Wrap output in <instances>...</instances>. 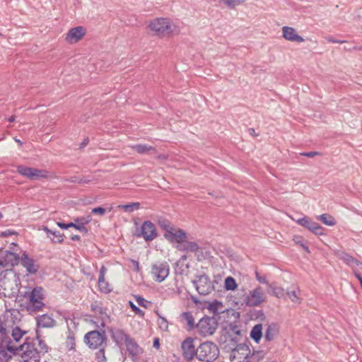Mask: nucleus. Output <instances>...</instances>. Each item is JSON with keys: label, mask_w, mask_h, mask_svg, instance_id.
I'll use <instances>...</instances> for the list:
<instances>
[{"label": "nucleus", "mask_w": 362, "mask_h": 362, "mask_svg": "<svg viewBox=\"0 0 362 362\" xmlns=\"http://www.w3.org/2000/svg\"><path fill=\"white\" fill-rule=\"evenodd\" d=\"M7 341L8 350L13 355L21 356L22 362H40L41 356H44L49 350L37 330L35 338L26 337L24 342L18 346H12L9 341Z\"/></svg>", "instance_id": "1"}, {"label": "nucleus", "mask_w": 362, "mask_h": 362, "mask_svg": "<svg viewBox=\"0 0 362 362\" xmlns=\"http://www.w3.org/2000/svg\"><path fill=\"white\" fill-rule=\"evenodd\" d=\"M18 298L22 301L23 307L29 314H35L43 311L46 305L45 290L41 286L29 288L26 291H19Z\"/></svg>", "instance_id": "2"}, {"label": "nucleus", "mask_w": 362, "mask_h": 362, "mask_svg": "<svg viewBox=\"0 0 362 362\" xmlns=\"http://www.w3.org/2000/svg\"><path fill=\"white\" fill-rule=\"evenodd\" d=\"M99 329L92 330L87 332L83 337L84 343L90 349H96L101 346H107V337L105 327H101L97 322L92 321Z\"/></svg>", "instance_id": "3"}, {"label": "nucleus", "mask_w": 362, "mask_h": 362, "mask_svg": "<svg viewBox=\"0 0 362 362\" xmlns=\"http://www.w3.org/2000/svg\"><path fill=\"white\" fill-rule=\"evenodd\" d=\"M197 358L204 362H213L219 356L218 346L210 341L202 342L197 347Z\"/></svg>", "instance_id": "4"}, {"label": "nucleus", "mask_w": 362, "mask_h": 362, "mask_svg": "<svg viewBox=\"0 0 362 362\" xmlns=\"http://www.w3.org/2000/svg\"><path fill=\"white\" fill-rule=\"evenodd\" d=\"M218 327V319L215 316L205 315L197 322L196 332L202 337L213 335Z\"/></svg>", "instance_id": "5"}, {"label": "nucleus", "mask_w": 362, "mask_h": 362, "mask_svg": "<svg viewBox=\"0 0 362 362\" xmlns=\"http://www.w3.org/2000/svg\"><path fill=\"white\" fill-rule=\"evenodd\" d=\"M251 351L245 343L238 344L230 354L231 362H250Z\"/></svg>", "instance_id": "6"}, {"label": "nucleus", "mask_w": 362, "mask_h": 362, "mask_svg": "<svg viewBox=\"0 0 362 362\" xmlns=\"http://www.w3.org/2000/svg\"><path fill=\"white\" fill-rule=\"evenodd\" d=\"M134 235L137 238L142 237L146 242H151L158 236L156 226L151 221H144L141 228L136 230Z\"/></svg>", "instance_id": "7"}, {"label": "nucleus", "mask_w": 362, "mask_h": 362, "mask_svg": "<svg viewBox=\"0 0 362 362\" xmlns=\"http://www.w3.org/2000/svg\"><path fill=\"white\" fill-rule=\"evenodd\" d=\"M192 283L200 295H208L214 290L210 278L205 274L197 276L196 279L192 280Z\"/></svg>", "instance_id": "8"}, {"label": "nucleus", "mask_w": 362, "mask_h": 362, "mask_svg": "<svg viewBox=\"0 0 362 362\" xmlns=\"http://www.w3.org/2000/svg\"><path fill=\"white\" fill-rule=\"evenodd\" d=\"M16 170L21 175L32 180L48 177V172L47 170L30 168L23 165L17 166Z\"/></svg>", "instance_id": "9"}, {"label": "nucleus", "mask_w": 362, "mask_h": 362, "mask_svg": "<svg viewBox=\"0 0 362 362\" xmlns=\"http://www.w3.org/2000/svg\"><path fill=\"white\" fill-rule=\"evenodd\" d=\"M148 27L158 35H165L171 32L170 23L168 18H156L150 23Z\"/></svg>", "instance_id": "10"}, {"label": "nucleus", "mask_w": 362, "mask_h": 362, "mask_svg": "<svg viewBox=\"0 0 362 362\" xmlns=\"http://www.w3.org/2000/svg\"><path fill=\"white\" fill-rule=\"evenodd\" d=\"M20 262V257L16 252L0 249V265L4 267H14Z\"/></svg>", "instance_id": "11"}, {"label": "nucleus", "mask_w": 362, "mask_h": 362, "mask_svg": "<svg viewBox=\"0 0 362 362\" xmlns=\"http://www.w3.org/2000/svg\"><path fill=\"white\" fill-rule=\"evenodd\" d=\"M298 224L307 228L315 235H321L324 234V228L317 222L307 216L299 218L296 220L293 218Z\"/></svg>", "instance_id": "12"}, {"label": "nucleus", "mask_w": 362, "mask_h": 362, "mask_svg": "<svg viewBox=\"0 0 362 362\" xmlns=\"http://www.w3.org/2000/svg\"><path fill=\"white\" fill-rule=\"evenodd\" d=\"M170 267L166 262L152 264L151 273L157 282L163 281L169 274Z\"/></svg>", "instance_id": "13"}, {"label": "nucleus", "mask_w": 362, "mask_h": 362, "mask_svg": "<svg viewBox=\"0 0 362 362\" xmlns=\"http://www.w3.org/2000/svg\"><path fill=\"white\" fill-rule=\"evenodd\" d=\"M164 238L170 243H178L185 242L187 239V233L181 228H173V230H168L167 233H164Z\"/></svg>", "instance_id": "14"}, {"label": "nucleus", "mask_w": 362, "mask_h": 362, "mask_svg": "<svg viewBox=\"0 0 362 362\" xmlns=\"http://www.w3.org/2000/svg\"><path fill=\"white\" fill-rule=\"evenodd\" d=\"M194 339L192 337L186 338L182 343V349L183 356L187 361L192 360L194 357L197 358V348L194 344Z\"/></svg>", "instance_id": "15"}, {"label": "nucleus", "mask_w": 362, "mask_h": 362, "mask_svg": "<svg viewBox=\"0 0 362 362\" xmlns=\"http://www.w3.org/2000/svg\"><path fill=\"white\" fill-rule=\"evenodd\" d=\"M20 262L28 274H35L40 269L37 261L30 257L25 252H23L20 257Z\"/></svg>", "instance_id": "16"}, {"label": "nucleus", "mask_w": 362, "mask_h": 362, "mask_svg": "<svg viewBox=\"0 0 362 362\" xmlns=\"http://www.w3.org/2000/svg\"><path fill=\"white\" fill-rule=\"evenodd\" d=\"M335 256L341 260L344 264L348 265L350 267L354 268V267H358L362 265V262L354 258L351 255L346 253L345 251L342 250H337L334 252Z\"/></svg>", "instance_id": "17"}, {"label": "nucleus", "mask_w": 362, "mask_h": 362, "mask_svg": "<svg viewBox=\"0 0 362 362\" xmlns=\"http://www.w3.org/2000/svg\"><path fill=\"white\" fill-rule=\"evenodd\" d=\"M265 300L260 286L253 290L247 297L246 304L249 306H257Z\"/></svg>", "instance_id": "18"}, {"label": "nucleus", "mask_w": 362, "mask_h": 362, "mask_svg": "<svg viewBox=\"0 0 362 362\" xmlns=\"http://www.w3.org/2000/svg\"><path fill=\"white\" fill-rule=\"evenodd\" d=\"M86 34V29L82 26L71 28L66 35L65 40L69 43L78 42Z\"/></svg>", "instance_id": "19"}, {"label": "nucleus", "mask_w": 362, "mask_h": 362, "mask_svg": "<svg viewBox=\"0 0 362 362\" xmlns=\"http://www.w3.org/2000/svg\"><path fill=\"white\" fill-rule=\"evenodd\" d=\"M107 330L110 332L112 340L119 346H122L124 342H126L127 337H129V335L125 333L122 329L107 327Z\"/></svg>", "instance_id": "20"}, {"label": "nucleus", "mask_w": 362, "mask_h": 362, "mask_svg": "<svg viewBox=\"0 0 362 362\" xmlns=\"http://www.w3.org/2000/svg\"><path fill=\"white\" fill-rule=\"evenodd\" d=\"M83 218H77L75 219V223L69 222L67 223L63 222H57V225L62 229H68L69 228H74L75 229L83 232L88 233V228L84 226L88 221L81 222Z\"/></svg>", "instance_id": "21"}, {"label": "nucleus", "mask_w": 362, "mask_h": 362, "mask_svg": "<svg viewBox=\"0 0 362 362\" xmlns=\"http://www.w3.org/2000/svg\"><path fill=\"white\" fill-rule=\"evenodd\" d=\"M180 322L185 324L184 327L187 331H192L196 329L197 323L195 322L194 317L191 312H183L180 315Z\"/></svg>", "instance_id": "22"}, {"label": "nucleus", "mask_w": 362, "mask_h": 362, "mask_svg": "<svg viewBox=\"0 0 362 362\" xmlns=\"http://www.w3.org/2000/svg\"><path fill=\"white\" fill-rule=\"evenodd\" d=\"M37 327L52 328L57 326V321L48 314L38 315L36 317Z\"/></svg>", "instance_id": "23"}, {"label": "nucleus", "mask_w": 362, "mask_h": 362, "mask_svg": "<svg viewBox=\"0 0 362 362\" xmlns=\"http://www.w3.org/2000/svg\"><path fill=\"white\" fill-rule=\"evenodd\" d=\"M283 37L288 41L303 42L305 40L296 33V30L292 27L284 26L282 28Z\"/></svg>", "instance_id": "24"}, {"label": "nucleus", "mask_w": 362, "mask_h": 362, "mask_svg": "<svg viewBox=\"0 0 362 362\" xmlns=\"http://www.w3.org/2000/svg\"><path fill=\"white\" fill-rule=\"evenodd\" d=\"M11 342L12 346H17L14 344L11 338L7 335L6 330L5 331V336L1 337H0V359L6 360L8 358L11 356H8L7 351L10 352L7 349L8 341Z\"/></svg>", "instance_id": "25"}, {"label": "nucleus", "mask_w": 362, "mask_h": 362, "mask_svg": "<svg viewBox=\"0 0 362 362\" xmlns=\"http://www.w3.org/2000/svg\"><path fill=\"white\" fill-rule=\"evenodd\" d=\"M125 345L129 354L133 356L140 355L143 353L142 349L139 346L134 338L127 337Z\"/></svg>", "instance_id": "26"}, {"label": "nucleus", "mask_w": 362, "mask_h": 362, "mask_svg": "<svg viewBox=\"0 0 362 362\" xmlns=\"http://www.w3.org/2000/svg\"><path fill=\"white\" fill-rule=\"evenodd\" d=\"M223 308L224 306L222 302L217 300H215L212 302H209L206 306L209 313H211L213 315L212 316H215L216 317H218L221 313L225 312Z\"/></svg>", "instance_id": "27"}, {"label": "nucleus", "mask_w": 362, "mask_h": 362, "mask_svg": "<svg viewBox=\"0 0 362 362\" xmlns=\"http://www.w3.org/2000/svg\"><path fill=\"white\" fill-rule=\"evenodd\" d=\"M90 310L94 312L95 314H99L101 315V323L100 327H105V318L109 319L110 315L107 313L106 310L107 309L105 308L99 306L96 302L91 303L90 305Z\"/></svg>", "instance_id": "28"}, {"label": "nucleus", "mask_w": 362, "mask_h": 362, "mask_svg": "<svg viewBox=\"0 0 362 362\" xmlns=\"http://www.w3.org/2000/svg\"><path fill=\"white\" fill-rule=\"evenodd\" d=\"M176 248L182 252H197L199 250V245L194 241H187V240L185 242H183L181 243V245H178Z\"/></svg>", "instance_id": "29"}, {"label": "nucleus", "mask_w": 362, "mask_h": 362, "mask_svg": "<svg viewBox=\"0 0 362 362\" xmlns=\"http://www.w3.org/2000/svg\"><path fill=\"white\" fill-rule=\"evenodd\" d=\"M225 329L226 333L232 337L231 341L236 344L238 341L237 337L241 335V331L239 327L234 323H230Z\"/></svg>", "instance_id": "30"}, {"label": "nucleus", "mask_w": 362, "mask_h": 362, "mask_svg": "<svg viewBox=\"0 0 362 362\" xmlns=\"http://www.w3.org/2000/svg\"><path fill=\"white\" fill-rule=\"evenodd\" d=\"M43 230L46 232L47 237L49 238L53 243H62L64 241V235L59 231L52 230L47 226H44Z\"/></svg>", "instance_id": "31"}, {"label": "nucleus", "mask_w": 362, "mask_h": 362, "mask_svg": "<svg viewBox=\"0 0 362 362\" xmlns=\"http://www.w3.org/2000/svg\"><path fill=\"white\" fill-rule=\"evenodd\" d=\"M250 338L255 342L259 343L262 337V325H255L250 332Z\"/></svg>", "instance_id": "32"}, {"label": "nucleus", "mask_w": 362, "mask_h": 362, "mask_svg": "<svg viewBox=\"0 0 362 362\" xmlns=\"http://www.w3.org/2000/svg\"><path fill=\"white\" fill-rule=\"evenodd\" d=\"M268 293L276 298H282L285 296V291L284 288L280 286H277L276 284H269Z\"/></svg>", "instance_id": "33"}, {"label": "nucleus", "mask_w": 362, "mask_h": 362, "mask_svg": "<svg viewBox=\"0 0 362 362\" xmlns=\"http://www.w3.org/2000/svg\"><path fill=\"white\" fill-rule=\"evenodd\" d=\"M65 345L69 351L76 350V341L74 337V333L70 329H68L67 337L65 341Z\"/></svg>", "instance_id": "34"}, {"label": "nucleus", "mask_w": 362, "mask_h": 362, "mask_svg": "<svg viewBox=\"0 0 362 362\" xmlns=\"http://www.w3.org/2000/svg\"><path fill=\"white\" fill-rule=\"evenodd\" d=\"M132 149L134 150L139 154H144L149 151H155V148L148 144H136L132 146Z\"/></svg>", "instance_id": "35"}, {"label": "nucleus", "mask_w": 362, "mask_h": 362, "mask_svg": "<svg viewBox=\"0 0 362 362\" xmlns=\"http://www.w3.org/2000/svg\"><path fill=\"white\" fill-rule=\"evenodd\" d=\"M98 284L99 291L103 293L107 294L112 292V288H111L110 285L109 284L108 282H107L105 280V278H103V279L102 280L100 279H98Z\"/></svg>", "instance_id": "36"}, {"label": "nucleus", "mask_w": 362, "mask_h": 362, "mask_svg": "<svg viewBox=\"0 0 362 362\" xmlns=\"http://www.w3.org/2000/svg\"><path fill=\"white\" fill-rule=\"evenodd\" d=\"M317 218L320 220L324 224L328 226H332L336 224V221L333 216L327 214L320 215Z\"/></svg>", "instance_id": "37"}, {"label": "nucleus", "mask_w": 362, "mask_h": 362, "mask_svg": "<svg viewBox=\"0 0 362 362\" xmlns=\"http://www.w3.org/2000/svg\"><path fill=\"white\" fill-rule=\"evenodd\" d=\"M27 333L26 331L21 329L19 327H15L11 333V336L16 343L19 342L21 339Z\"/></svg>", "instance_id": "38"}, {"label": "nucleus", "mask_w": 362, "mask_h": 362, "mask_svg": "<svg viewBox=\"0 0 362 362\" xmlns=\"http://www.w3.org/2000/svg\"><path fill=\"white\" fill-rule=\"evenodd\" d=\"M224 287L227 291H234L237 288L238 284L233 277L228 276L225 279Z\"/></svg>", "instance_id": "39"}, {"label": "nucleus", "mask_w": 362, "mask_h": 362, "mask_svg": "<svg viewBox=\"0 0 362 362\" xmlns=\"http://www.w3.org/2000/svg\"><path fill=\"white\" fill-rule=\"evenodd\" d=\"M140 204L139 202H132L127 204H120L117 207L119 209H122L126 212H133L135 210L139 209Z\"/></svg>", "instance_id": "40"}, {"label": "nucleus", "mask_w": 362, "mask_h": 362, "mask_svg": "<svg viewBox=\"0 0 362 362\" xmlns=\"http://www.w3.org/2000/svg\"><path fill=\"white\" fill-rule=\"evenodd\" d=\"M159 226L165 230V233H168V230H173L174 226H173L170 222L165 218H160L158 222Z\"/></svg>", "instance_id": "41"}, {"label": "nucleus", "mask_w": 362, "mask_h": 362, "mask_svg": "<svg viewBox=\"0 0 362 362\" xmlns=\"http://www.w3.org/2000/svg\"><path fill=\"white\" fill-rule=\"evenodd\" d=\"M107 346H101L98 348L99 350L95 353V360L98 362H106L107 358L105 357V349Z\"/></svg>", "instance_id": "42"}, {"label": "nucleus", "mask_w": 362, "mask_h": 362, "mask_svg": "<svg viewBox=\"0 0 362 362\" xmlns=\"http://www.w3.org/2000/svg\"><path fill=\"white\" fill-rule=\"evenodd\" d=\"M275 330L271 325H269L265 331L264 339L267 341H271L274 339Z\"/></svg>", "instance_id": "43"}, {"label": "nucleus", "mask_w": 362, "mask_h": 362, "mask_svg": "<svg viewBox=\"0 0 362 362\" xmlns=\"http://www.w3.org/2000/svg\"><path fill=\"white\" fill-rule=\"evenodd\" d=\"M156 313L158 316V323L160 328L162 329L163 330H166L168 327V322L167 320L165 317H162L159 314L158 311H156Z\"/></svg>", "instance_id": "44"}, {"label": "nucleus", "mask_w": 362, "mask_h": 362, "mask_svg": "<svg viewBox=\"0 0 362 362\" xmlns=\"http://www.w3.org/2000/svg\"><path fill=\"white\" fill-rule=\"evenodd\" d=\"M134 298H135L136 301L137 302V303L140 306H141L144 308H148V305L151 304V303L150 301L146 300L145 298H144L141 296H135Z\"/></svg>", "instance_id": "45"}, {"label": "nucleus", "mask_w": 362, "mask_h": 362, "mask_svg": "<svg viewBox=\"0 0 362 362\" xmlns=\"http://www.w3.org/2000/svg\"><path fill=\"white\" fill-rule=\"evenodd\" d=\"M129 305L132 311L135 313L139 317H144L145 313L141 310L139 307H137L132 301H129Z\"/></svg>", "instance_id": "46"}, {"label": "nucleus", "mask_w": 362, "mask_h": 362, "mask_svg": "<svg viewBox=\"0 0 362 362\" xmlns=\"http://www.w3.org/2000/svg\"><path fill=\"white\" fill-rule=\"evenodd\" d=\"M230 8H234L236 6L240 5L244 0H221Z\"/></svg>", "instance_id": "47"}, {"label": "nucleus", "mask_w": 362, "mask_h": 362, "mask_svg": "<svg viewBox=\"0 0 362 362\" xmlns=\"http://www.w3.org/2000/svg\"><path fill=\"white\" fill-rule=\"evenodd\" d=\"M189 268L188 264L181 263L179 266H175V273L177 274L183 275Z\"/></svg>", "instance_id": "48"}, {"label": "nucleus", "mask_w": 362, "mask_h": 362, "mask_svg": "<svg viewBox=\"0 0 362 362\" xmlns=\"http://www.w3.org/2000/svg\"><path fill=\"white\" fill-rule=\"evenodd\" d=\"M286 295L289 297V298L291 300L292 302L300 303V300L298 297V295L297 294V292L296 291H288L286 293Z\"/></svg>", "instance_id": "49"}, {"label": "nucleus", "mask_w": 362, "mask_h": 362, "mask_svg": "<svg viewBox=\"0 0 362 362\" xmlns=\"http://www.w3.org/2000/svg\"><path fill=\"white\" fill-rule=\"evenodd\" d=\"M106 209L102 206L95 207L92 209V214L103 216L105 214Z\"/></svg>", "instance_id": "50"}, {"label": "nucleus", "mask_w": 362, "mask_h": 362, "mask_svg": "<svg viewBox=\"0 0 362 362\" xmlns=\"http://www.w3.org/2000/svg\"><path fill=\"white\" fill-rule=\"evenodd\" d=\"M255 276H256L257 280L259 283L264 284H267L269 286V284L268 283V281L266 279V276H261L260 274L257 271L255 272Z\"/></svg>", "instance_id": "51"}, {"label": "nucleus", "mask_w": 362, "mask_h": 362, "mask_svg": "<svg viewBox=\"0 0 362 362\" xmlns=\"http://www.w3.org/2000/svg\"><path fill=\"white\" fill-rule=\"evenodd\" d=\"M18 233L13 230H11V229H8V230H6L4 231H2L0 234V237L1 238H6V237H8V236H10V235H17Z\"/></svg>", "instance_id": "52"}, {"label": "nucleus", "mask_w": 362, "mask_h": 362, "mask_svg": "<svg viewBox=\"0 0 362 362\" xmlns=\"http://www.w3.org/2000/svg\"><path fill=\"white\" fill-rule=\"evenodd\" d=\"M93 180L91 176H83L80 177V184H88Z\"/></svg>", "instance_id": "53"}, {"label": "nucleus", "mask_w": 362, "mask_h": 362, "mask_svg": "<svg viewBox=\"0 0 362 362\" xmlns=\"http://www.w3.org/2000/svg\"><path fill=\"white\" fill-rule=\"evenodd\" d=\"M65 181L71 182V183H78L80 184V177L78 176H71L69 178L64 179Z\"/></svg>", "instance_id": "54"}, {"label": "nucleus", "mask_w": 362, "mask_h": 362, "mask_svg": "<svg viewBox=\"0 0 362 362\" xmlns=\"http://www.w3.org/2000/svg\"><path fill=\"white\" fill-rule=\"evenodd\" d=\"M302 156L309 157V158H313L317 155H319L320 153L318 151H310V152H304L300 153Z\"/></svg>", "instance_id": "55"}, {"label": "nucleus", "mask_w": 362, "mask_h": 362, "mask_svg": "<svg viewBox=\"0 0 362 362\" xmlns=\"http://www.w3.org/2000/svg\"><path fill=\"white\" fill-rule=\"evenodd\" d=\"M106 271H107V269L105 268V267L102 266L100 269V272H99L98 279H100L101 280L103 279V278H105V274Z\"/></svg>", "instance_id": "56"}, {"label": "nucleus", "mask_w": 362, "mask_h": 362, "mask_svg": "<svg viewBox=\"0 0 362 362\" xmlns=\"http://www.w3.org/2000/svg\"><path fill=\"white\" fill-rule=\"evenodd\" d=\"M187 259V255H182L178 261L175 263V266H179L181 264V263H185V261Z\"/></svg>", "instance_id": "57"}, {"label": "nucleus", "mask_w": 362, "mask_h": 362, "mask_svg": "<svg viewBox=\"0 0 362 362\" xmlns=\"http://www.w3.org/2000/svg\"><path fill=\"white\" fill-rule=\"evenodd\" d=\"M88 142L89 139L88 137L84 139L83 141L80 144L79 148L82 149L86 147L88 144Z\"/></svg>", "instance_id": "58"}, {"label": "nucleus", "mask_w": 362, "mask_h": 362, "mask_svg": "<svg viewBox=\"0 0 362 362\" xmlns=\"http://www.w3.org/2000/svg\"><path fill=\"white\" fill-rule=\"evenodd\" d=\"M354 276L356 277V279L359 281L360 285L362 287V276H361V274L360 273L356 272L355 270H354Z\"/></svg>", "instance_id": "59"}, {"label": "nucleus", "mask_w": 362, "mask_h": 362, "mask_svg": "<svg viewBox=\"0 0 362 362\" xmlns=\"http://www.w3.org/2000/svg\"><path fill=\"white\" fill-rule=\"evenodd\" d=\"M153 346L156 349H158L160 347V340L158 337L153 339Z\"/></svg>", "instance_id": "60"}, {"label": "nucleus", "mask_w": 362, "mask_h": 362, "mask_svg": "<svg viewBox=\"0 0 362 362\" xmlns=\"http://www.w3.org/2000/svg\"><path fill=\"white\" fill-rule=\"evenodd\" d=\"M293 240L295 241V243L299 245H300V243H303V240L302 238V237L300 236H298V237H295L293 238Z\"/></svg>", "instance_id": "61"}, {"label": "nucleus", "mask_w": 362, "mask_h": 362, "mask_svg": "<svg viewBox=\"0 0 362 362\" xmlns=\"http://www.w3.org/2000/svg\"><path fill=\"white\" fill-rule=\"evenodd\" d=\"M249 134L252 136H257L258 134L255 133V131L253 128H249L248 129Z\"/></svg>", "instance_id": "62"}, {"label": "nucleus", "mask_w": 362, "mask_h": 362, "mask_svg": "<svg viewBox=\"0 0 362 362\" xmlns=\"http://www.w3.org/2000/svg\"><path fill=\"white\" fill-rule=\"evenodd\" d=\"M71 239L74 241H78L81 239V237L78 235H73L71 236Z\"/></svg>", "instance_id": "63"}, {"label": "nucleus", "mask_w": 362, "mask_h": 362, "mask_svg": "<svg viewBox=\"0 0 362 362\" xmlns=\"http://www.w3.org/2000/svg\"><path fill=\"white\" fill-rule=\"evenodd\" d=\"M300 246L304 249L305 251L307 252H310L309 248L308 246H306L304 243H300Z\"/></svg>", "instance_id": "64"}]
</instances>
